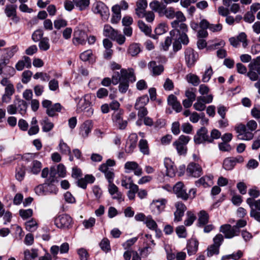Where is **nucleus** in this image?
Segmentation results:
<instances>
[{"mask_svg": "<svg viewBox=\"0 0 260 260\" xmlns=\"http://www.w3.org/2000/svg\"><path fill=\"white\" fill-rule=\"evenodd\" d=\"M92 98H94V96L91 94H86L84 95L83 98H76L75 101L77 103L76 110L77 112L78 113H81L87 109L86 110L87 115L88 116L92 115L93 113V109L90 107L91 104V100Z\"/></svg>", "mask_w": 260, "mask_h": 260, "instance_id": "nucleus-1", "label": "nucleus"}, {"mask_svg": "<svg viewBox=\"0 0 260 260\" xmlns=\"http://www.w3.org/2000/svg\"><path fill=\"white\" fill-rule=\"evenodd\" d=\"M136 77L134 69H122L120 72H115L112 76L113 81H135Z\"/></svg>", "mask_w": 260, "mask_h": 260, "instance_id": "nucleus-2", "label": "nucleus"}, {"mask_svg": "<svg viewBox=\"0 0 260 260\" xmlns=\"http://www.w3.org/2000/svg\"><path fill=\"white\" fill-rule=\"evenodd\" d=\"M190 140V137L188 136L181 135L175 141L173 145L176 148L179 155H185L187 151V144Z\"/></svg>", "mask_w": 260, "mask_h": 260, "instance_id": "nucleus-3", "label": "nucleus"}, {"mask_svg": "<svg viewBox=\"0 0 260 260\" xmlns=\"http://www.w3.org/2000/svg\"><path fill=\"white\" fill-rule=\"evenodd\" d=\"M49 174V178L47 179L45 182V194H56L58 191V189L55 185L52 184V183L54 181V178L56 175L55 167H53L50 168Z\"/></svg>", "mask_w": 260, "mask_h": 260, "instance_id": "nucleus-4", "label": "nucleus"}, {"mask_svg": "<svg viewBox=\"0 0 260 260\" xmlns=\"http://www.w3.org/2000/svg\"><path fill=\"white\" fill-rule=\"evenodd\" d=\"M92 11L95 14H99L102 19L106 21L109 17L110 12L108 8L102 2H97L92 5Z\"/></svg>", "mask_w": 260, "mask_h": 260, "instance_id": "nucleus-5", "label": "nucleus"}, {"mask_svg": "<svg viewBox=\"0 0 260 260\" xmlns=\"http://www.w3.org/2000/svg\"><path fill=\"white\" fill-rule=\"evenodd\" d=\"M193 141L196 145L210 143L209 135L207 128L204 126L199 128L194 136Z\"/></svg>", "mask_w": 260, "mask_h": 260, "instance_id": "nucleus-6", "label": "nucleus"}, {"mask_svg": "<svg viewBox=\"0 0 260 260\" xmlns=\"http://www.w3.org/2000/svg\"><path fill=\"white\" fill-rule=\"evenodd\" d=\"M9 62L8 59H3L1 60L0 75H3L4 78L2 81H4V79L7 80L13 76L16 73L15 70L13 67L7 66Z\"/></svg>", "mask_w": 260, "mask_h": 260, "instance_id": "nucleus-7", "label": "nucleus"}, {"mask_svg": "<svg viewBox=\"0 0 260 260\" xmlns=\"http://www.w3.org/2000/svg\"><path fill=\"white\" fill-rule=\"evenodd\" d=\"M244 160V157L241 155L226 157L223 160L222 168L226 171H231L237 164L242 163Z\"/></svg>", "mask_w": 260, "mask_h": 260, "instance_id": "nucleus-8", "label": "nucleus"}, {"mask_svg": "<svg viewBox=\"0 0 260 260\" xmlns=\"http://www.w3.org/2000/svg\"><path fill=\"white\" fill-rule=\"evenodd\" d=\"M72 221L71 217L66 214H62L55 217L54 220V224L60 229H67Z\"/></svg>", "mask_w": 260, "mask_h": 260, "instance_id": "nucleus-9", "label": "nucleus"}, {"mask_svg": "<svg viewBox=\"0 0 260 260\" xmlns=\"http://www.w3.org/2000/svg\"><path fill=\"white\" fill-rule=\"evenodd\" d=\"M173 191L178 198L183 201H187L189 199L188 193L183 183L181 181L177 182L173 186Z\"/></svg>", "mask_w": 260, "mask_h": 260, "instance_id": "nucleus-10", "label": "nucleus"}, {"mask_svg": "<svg viewBox=\"0 0 260 260\" xmlns=\"http://www.w3.org/2000/svg\"><path fill=\"white\" fill-rule=\"evenodd\" d=\"M238 138L242 140H250L253 138L254 134L250 130H248L245 124H241L236 128Z\"/></svg>", "mask_w": 260, "mask_h": 260, "instance_id": "nucleus-11", "label": "nucleus"}, {"mask_svg": "<svg viewBox=\"0 0 260 260\" xmlns=\"http://www.w3.org/2000/svg\"><path fill=\"white\" fill-rule=\"evenodd\" d=\"M87 38V35L85 31L76 28L74 32L73 43L75 45H84L86 44Z\"/></svg>", "mask_w": 260, "mask_h": 260, "instance_id": "nucleus-12", "label": "nucleus"}, {"mask_svg": "<svg viewBox=\"0 0 260 260\" xmlns=\"http://www.w3.org/2000/svg\"><path fill=\"white\" fill-rule=\"evenodd\" d=\"M186 173L189 176L198 178L202 174V168L198 164L190 162L187 166Z\"/></svg>", "mask_w": 260, "mask_h": 260, "instance_id": "nucleus-13", "label": "nucleus"}, {"mask_svg": "<svg viewBox=\"0 0 260 260\" xmlns=\"http://www.w3.org/2000/svg\"><path fill=\"white\" fill-rule=\"evenodd\" d=\"M219 231L224 235V237L226 239H232L239 235L237 231H236V228L229 224L222 225L220 227Z\"/></svg>", "mask_w": 260, "mask_h": 260, "instance_id": "nucleus-14", "label": "nucleus"}, {"mask_svg": "<svg viewBox=\"0 0 260 260\" xmlns=\"http://www.w3.org/2000/svg\"><path fill=\"white\" fill-rule=\"evenodd\" d=\"M229 42L231 45L234 47H237L240 43L242 44L243 48H245L248 45L247 35L245 32H241L236 37H232L229 39Z\"/></svg>", "mask_w": 260, "mask_h": 260, "instance_id": "nucleus-15", "label": "nucleus"}, {"mask_svg": "<svg viewBox=\"0 0 260 260\" xmlns=\"http://www.w3.org/2000/svg\"><path fill=\"white\" fill-rule=\"evenodd\" d=\"M138 140V136L135 133H132L129 136L125 148L126 153H132L134 152V149L137 147Z\"/></svg>", "mask_w": 260, "mask_h": 260, "instance_id": "nucleus-16", "label": "nucleus"}, {"mask_svg": "<svg viewBox=\"0 0 260 260\" xmlns=\"http://www.w3.org/2000/svg\"><path fill=\"white\" fill-rule=\"evenodd\" d=\"M124 169L125 173H129L134 171V174L137 176H140L142 174V168L136 161H127L124 164Z\"/></svg>", "mask_w": 260, "mask_h": 260, "instance_id": "nucleus-17", "label": "nucleus"}, {"mask_svg": "<svg viewBox=\"0 0 260 260\" xmlns=\"http://www.w3.org/2000/svg\"><path fill=\"white\" fill-rule=\"evenodd\" d=\"M184 21H173L171 22V26L174 28L173 30L170 31L171 37H175L176 34L179 33V32L187 31V25L184 23Z\"/></svg>", "mask_w": 260, "mask_h": 260, "instance_id": "nucleus-18", "label": "nucleus"}, {"mask_svg": "<svg viewBox=\"0 0 260 260\" xmlns=\"http://www.w3.org/2000/svg\"><path fill=\"white\" fill-rule=\"evenodd\" d=\"M164 165L166 169V175L170 177H174L177 172L176 167L174 165V162L169 158H166L164 159Z\"/></svg>", "mask_w": 260, "mask_h": 260, "instance_id": "nucleus-19", "label": "nucleus"}, {"mask_svg": "<svg viewBox=\"0 0 260 260\" xmlns=\"http://www.w3.org/2000/svg\"><path fill=\"white\" fill-rule=\"evenodd\" d=\"M16 9V5H7L4 10L6 16L16 22L19 20V18L17 16Z\"/></svg>", "mask_w": 260, "mask_h": 260, "instance_id": "nucleus-20", "label": "nucleus"}, {"mask_svg": "<svg viewBox=\"0 0 260 260\" xmlns=\"http://www.w3.org/2000/svg\"><path fill=\"white\" fill-rule=\"evenodd\" d=\"M166 203L167 201L166 199L153 201L150 206L152 211L155 214H159L164 210Z\"/></svg>", "mask_w": 260, "mask_h": 260, "instance_id": "nucleus-21", "label": "nucleus"}, {"mask_svg": "<svg viewBox=\"0 0 260 260\" xmlns=\"http://www.w3.org/2000/svg\"><path fill=\"white\" fill-rule=\"evenodd\" d=\"M148 67L152 75L154 76L160 75L164 71V66L161 64L157 65L155 61H150Z\"/></svg>", "mask_w": 260, "mask_h": 260, "instance_id": "nucleus-22", "label": "nucleus"}, {"mask_svg": "<svg viewBox=\"0 0 260 260\" xmlns=\"http://www.w3.org/2000/svg\"><path fill=\"white\" fill-rule=\"evenodd\" d=\"M197 53L190 48L187 49L185 52V59L187 66H192L197 60Z\"/></svg>", "mask_w": 260, "mask_h": 260, "instance_id": "nucleus-23", "label": "nucleus"}, {"mask_svg": "<svg viewBox=\"0 0 260 260\" xmlns=\"http://www.w3.org/2000/svg\"><path fill=\"white\" fill-rule=\"evenodd\" d=\"M147 7V2L146 0H137L135 13L139 18H142L143 13L146 11Z\"/></svg>", "mask_w": 260, "mask_h": 260, "instance_id": "nucleus-24", "label": "nucleus"}, {"mask_svg": "<svg viewBox=\"0 0 260 260\" xmlns=\"http://www.w3.org/2000/svg\"><path fill=\"white\" fill-rule=\"evenodd\" d=\"M31 61L30 58L26 56H24L22 59L19 60L15 65V68L18 71H22L25 67L29 68L31 67Z\"/></svg>", "mask_w": 260, "mask_h": 260, "instance_id": "nucleus-25", "label": "nucleus"}, {"mask_svg": "<svg viewBox=\"0 0 260 260\" xmlns=\"http://www.w3.org/2000/svg\"><path fill=\"white\" fill-rule=\"evenodd\" d=\"M92 128V124L91 120L85 121L81 126L80 134L83 138H87L90 133Z\"/></svg>", "mask_w": 260, "mask_h": 260, "instance_id": "nucleus-26", "label": "nucleus"}, {"mask_svg": "<svg viewBox=\"0 0 260 260\" xmlns=\"http://www.w3.org/2000/svg\"><path fill=\"white\" fill-rule=\"evenodd\" d=\"M199 242L196 239L189 240L187 244V253L189 255L195 254L198 251Z\"/></svg>", "mask_w": 260, "mask_h": 260, "instance_id": "nucleus-27", "label": "nucleus"}, {"mask_svg": "<svg viewBox=\"0 0 260 260\" xmlns=\"http://www.w3.org/2000/svg\"><path fill=\"white\" fill-rule=\"evenodd\" d=\"M14 104L16 105L17 110L22 115L24 116L26 113L27 104L26 101L19 99H16L14 101Z\"/></svg>", "mask_w": 260, "mask_h": 260, "instance_id": "nucleus-28", "label": "nucleus"}, {"mask_svg": "<svg viewBox=\"0 0 260 260\" xmlns=\"http://www.w3.org/2000/svg\"><path fill=\"white\" fill-rule=\"evenodd\" d=\"M198 220V226L203 227L207 224L209 221V216L208 213L205 210H201L199 213Z\"/></svg>", "mask_w": 260, "mask_h": 260, "instance_id": "nucleus-29", "label": "nucleus"}, {"mask_svg": "<svg viewBox=\"0 0 260 260\" xmlns=\"http://www.w3.org/2000/svg\"><path fill=\"white\" fill-rule=\"evenodd\" d=\"M42 168V163L37 160H33L29 166V172L34 175H38Z\"/></svg>", "mask_w": 260, "mask_h": 260, "instance_id": "nucleus-30", "label": "nucleus"}, {"mask_svg": "<svg viewBox=\"0 0 260 260\" xmlns=\"http://www.w3.org/2000/svg\"><path fill=\"white\" fill-rule=\"evenodd\" d=\"M149 101L148 96L147 94L143 95L137 99L134 108L135 109H139L145 107Z\"/></svg>", "mask_w": 260, "mask_h": 260, "instance_id": "nucleus-31", "label": "nucleus"}, {"mask_svg": "<svg viewBox=\"0 0 260 260\" xmlns=\"http://www.w3.org/2000/svg\"><path fill=\"white\" fill-rule=\"evenodd\" d=\"M62 108L59 103H55L46 110V113L50 117H54L57 115L56 112L61 111Z\"/></svg>", "mask_w": 260, "mask_h": 260, "instance_id": "nucleus-32", "label": "nucleus"}, {"mask_svg": "<svg viewBox=\"0 0 260 260\" xmlns=\"http://www.w3.org/2000/svg\"><path fill=\"white\" fill-rule=\"evenodd\" d=\"M149 7L152 11L158 12L160 15H161V12L165 8V5L161 4L156 0H154L150 3Z\"/></svg>", "mask_w": 260, "mask_h": 260, "instance_id": "nucleus-33", "label": "nucleus"}, {"mask_svg": "<svg viewBox=\"0 0 260 260\" xmlns=\"http://www.w3.org/2000/svg\"><path fill=\"white\" fill-rule=\"evenodd\" d=\"M25 171L26 167L23 165L17 166L15 170L16 179L19 181L23 180L25 175Z\"/></svg>", "mask_w": 260, "mask_h": 260, "instance_id": "nucleus-34", "label": "nucleus"}, {"mask_svg": "<svg viewBox=\"0 0 260 260\" xmlns=\"http://www.w3.org/2000/svg\"><path fill=\"white\" fill-rule=\"evenodd\" d=\"M41 124L42 126V131L44 132H49L51 131L54 127V124L49 120L47 117L43 118L41 121Z\"/></svg>", "mask_w": 260, "mask_h": 260, "instance_id": "nucleus-35", "label": "nucleus"}, {"mask_svg": "<svg viewBox=\"0 0 260 260\" xmlns=\"http://www.w3.org/2000/svg\"><path fill=\"white\" fill-rule=\"evenodd\" d=\"M118 30L113 29L110 25H105L104 27L103 34L105 36L111 38L112 40L116 35Z\"/></svg>", "mask_w": 260, "mask_h": 260, "instance_id": "nucleus-36", "label": "nucleus"}, {"mask_svg": "<svg viewBox=\"0 0 260 260\" xmlns=\"http://www.w3.org/2000/svg\"><path fill=\"white\" fill-rule=\"evenodd\" d=\"M75 5L80 11L87 9L90 4V0H73Z\"/></svg>", "mask_w": 260, "mask_h": 260, "instance_id": "nucleus-37", "label": "nucleus"}, {"mask_svg": "<svg viewBox=\"0 0 260 260\" xmlns=\"http://www.w3.org/2000/svg\"><path fill=\"white\" fill-rule=\"evenodd\" d=\"M138 146L140 151L144 155H148L149 154V149L147 141L145 139H141L139 141Z\"/></svg>", "mask_w": 260, "mask_h": 260, "instance_id": "nucleus-38", "label": "nucleus"}, {"mask_svg": "<svg viewBox=\"0 0 260 260\" xmlns=\"http://www.w3.org/2000/svg\"><path fill=\"white\" fill-rule=\"evenodd\" d=\"M141 51L140 45L137 43L131 44L128 49L127 52L132 56H137Z\"/></svg>", "mask_w": 260, "mask_h": 260, "instance_id": "nucleus-39", "label": "nucleus"}, {"mask_svg": "<svg viewBox=\"0 0 260 260\" xmlns=\"http://www.w3.org/2000/svg\"><path fill=\"white\" fill-rule=\"evenodd\" d=\"M176 12L173 7L167 8L165 6V8L161 12V15L165 16L168 19H173L175 18Z\"/></svg>", "mask_w": 260, "mask_h": 260, "instance_id": "nucleus-40", "label": "nucleus"}, {"mask_svg": "<svg viewBox=\"0 0 260 260\" xmlns=\"http://www.w3.org/2000/svg\"><path fill=\"white\" fill-rule=\"evenodd\" d=\"M121 185L126 189H129L133 185H137L134 184L131 177L124 176L121 180Z\"/></svg>", "mask_w": 260, "mask_h": 260, "instance_id": "nucleus-41", "label": "nucleus"}, {"mask_svg": "<svg viewBox=\"0 0 260 260\" xmlns=\"http://www.w3.org/2000/svg\"><path fill=\"white\" fill-rule=\"evenodd\" d=\"M144 223L149 229L152 231L157 228L156 222L152 219L151 215H148L146 217Z\"/></svg>", "mask_w": 260, "mask_h": 260, "instance_id": "nucleus-42", "label": "nucleus"}, {"mask_svg": "<svg viewBox=\"0 0 260 260\" xmlns=\"http://www.w3.org/2000/svg\"><path fill=\"white\" fill-rule=\"evenodd\" d=\"M138 25L139 29L146 35H149L151 32L150 26L146 24L142 20H139Z\"/></svg>", "mask_w": 260, "mask_h": 260, "instance_id": "nucleus-43", "label": "nucleus"}, {"mask_svg": "<svg viewBox=\"0 0 260 260\" xmlns=\"http://www.w3.org/2000/svg\"><path fill=\"white\" fill-rule=\"evenodd\" d=\"M211 179L212 177H211L210 176H205L201 177L197 181H196L195 184L198 187L203 185L204 187H206L209 186L208 184V181H211Z\"/></svg>", "mask_w": 260, "mask_h": 260, "instance_id": "nucleus-44", "label": "nucleus"}, {"mask_svg": "<svg viewBox=\"0 0 260 260\" xmlns=\"http://www.w3.org/2000/svg\"><path fill=\"white\" fill-rule=\"evenodd\" d=\"M99 245L101 249L105 252L108 253L111 251L110 241L107 238H104Z\"/></svg>", "mask_w": 260, "mask_h": 260, "instance_id": "nucleus-45", "label": "nucleus"}, {"mask_svg": "<svg viewBox=\"0 0 260 260\" xmlns=\"http://www.w3.org/2000/svg\"><path fill=\"white\" fill-rule=\"evenodd\" d=\"M248 67L251 70H255L257 72L260 71V56L253 59L249 64Z\"/></svg>", "mask_w": 260, "mask_h": 260, "instance_id": "nucleus-46", "label": "nucleus"}, {"mask_svg": "<svg viewBox=\"0 0 260 260\" xmlns=\"http://www.w3.org/2000/svg\"><path fill=\"white\" fill-rule=\"evenodd\" d=\"M186 219L184 220V224L186 226H190L196 219L194 214L190 211L186 213Z\"/></svg>", "mask_w": 260, "mask_h": 260, "instance_id": "nucleus-47", "label": "nucleus"}, {"mask_svg": "<svg viewBox=\"0 0 260 260\" xmlns=\"http://www.w3.org/2000/svg\"><path fill=\"white\" fill-rule=\"evenodd\" d=\"M219 247L212 244L209 246L207 249V255L208 257H211L213 255H217L219 253Z\"/></svg>", "mask_w": 260, "mask_h": 260, "instance_id": "nucleus-48", "label": "nucleus"}, {"mask_svg": "<svg viewBox=\"0 0 260 260\" xmlns=\"http://www.w3.org/2000/svg\"><path fill=\"white\" fill-rule=\"evenodd\" d=\"M48 38H43L39 43V47L40 50L43 51H47L50 48V44Z\"/></svg>", "mask_w": 260, "mask_h": 260, "instance_id": "nucleus-49", "label": "nucleus"}, {"mask_svg": "<svg viewBox=\"0 0 260 260\" xmlns=\"http://www.w3.org/2000/svg\"><path fill=\"white\" fill-rule=\"evenodd\" d=\"M246 203L249 205L250 204L252 208L255 209L256 210L260 211V199L255 200L252 198H247Z\"/></svg>", "mask_w": 260, "mask_h": 260, "instance_id": "nucleus-50", "label": "nucleus"}, {"mask_svg": "<svg viewBox=\"0 0 260 260\" xmlns=\"http://www.w3.org/2000/svg\"><path fill=\"white\" fill-rule=\"evenodd\" d=\"M59 150L60 152L63 154H71V149L70 147L68 146L67 143H64L63 140H60V143L59 144Z\"/></svg>", "mask_w": 260, "mask_h": 260, "instance_id": "nucleus-51", "label": "nucleus"}, {"mask_svg": "<svg viewBox=\"0 0 260 260\" xmlns=\"http://www.w3.org/2000/svg\"><path fill=\"white\" fill-rule=\"evenodd\" d=\"M187 31H181L179 33H176V35H179L178 38H177L178 40L183 45H187L189 42V39L186 34Z\"/></svg>", "mask_w": 260, "mask_h": 260, "instance_id": "nucleus-52", "label": "nucleus"}, {"mask_svg": "<svg viewBox=\"0 0 260 260\" xmlns=\"http://www.w3.org/2000/svg\"><path fill=\"white\" fill-rule=\"evenodd\" d=\"M249 206L250 208V217L253 218L256 221L260 222V211H258L255 209L252 208L250 204H249Z\"/></svg>", "mask_w": 260, "mask_h": 260, "instance_id": "nucleus-53", "label": "nucleus"}, {"mask_svg": "<svg viewBox=\"0 0 260 260\" xmlns=\"http://www.w3.org/2000/svg\"><path fill=\"white\" fill-rule=\"evenodd\" d=\"M19 215L23 219H26L31 217L32 215L33 211L31 209L26 210L20 209L19 210Z\"/></svg>", "mask_w": 260, "mask_h": 260, "instance_id": "nucleus-54", "label": "nucleus"}, {"mask_svg": "<svg viewBox=\"0 0 260 260\" xmlns=\"http://www.w3.org/2000/svg\"><path fill=\"white\" fill-rule=\"evenodd\" d=\"M26 230L29 232H32L35 231L37 228V223L36 221L33 219L27 221L25 223Z\"/></svg>", "mask_w": 260, "mask_h": 260, "instance_id": "nucleus-55", "label": "nucleus"}, {"mask_svg": "<svg viewBox=\"0 0 260 260\" xmlns=\"http://www.w3.org/2000/svg\"><path fill=\"white\" fill-rule=\"evenodd\" d=\"M138 191V185H133L129 189V190L127 191V196L128 198L130 200H133L135 199L136 193Z\"/></svg>", "mask_w": 260, "mask_h": 260, "instance_id": "nucleus-56", "label": "nucleus"}, {"mask_svg": "<svg viewBox=\"0 0 260 260\" xmlns=\"http://www.w3.org/2000/svg\"><path fill=\"white\" fill-rule=\"evenodd\" d=\"M80 260H88L89 256L87 251L84 248H80L77 251Z\"/></svg>", "mask_w": 260, "mask_h": 260, "instance_id": "nucleus-57", "label": "nucleus"}, {"mask_svg": "<svg viewBox=\"0 0 260 260\" xmlns=\"http://www.w3.org/2000/svg\"><path fill=\"white\" fill-rule=\"evenodd\" d=\"M112 40L115 41L119 45H121L125 43L126 38L124 35L117 31L116 35H115Z\"/></svg>", "mask_w": 260, "mask_h": 260, "instance_id": "nucleus-58", "label": "nucleus"}, {"mask_svg": "<svg viewBox=\"0 0 260 260\" xmlns=\"http://www.w3.org/2000/svg\"><path fill=\"white\" fill-rule=\"evenodd\" d=\"M145 17L147 22L151 23L155 18V14L152 11H145L143 13L142 18Z\"/></svg>", "mask_w": 260, "mask_h": 260, "instance_id": "nucleus-59", "label": "nucleus"}, {"mask_svg": "<svg viewBox=\"0 0 260 260\" xmlns=\"http://www.w3.org/2000/svg\"><path fill=\"white\" fill-rule=\"evenodd\" d=\"M176 232L179 238H184L187 236L185 228L183 225H180L176 228Z\"/></svg>", "mask_w": 260, "mask_h": 260, "instance_id": "nucleus-60", "label": "nucleus"}, {"mask_svg": "<svg viewBox=\"0 0 260 260\" xmlns=\"http://www.w3.org/2000/svg\"><path fill=\"white\" fill-rule=\"evenodd\" d=\"M221 137V133L217 129H213L209 136L210 143H212L215 139H218Z\"/></svg>", "mask_w": 260, "mask_h": 260, "instance_id": "nucleus-61", "label": "nucleus"}, {"mask_svg": "<svg viewBox=\"0 0 260 260\" xmlns=\"http://www.w3.org/2000/svg\"><path fill=\"white\" fill-rule=\"evenodd\" d=\"M224 240V238L222 235L218 234L216 235L213 238V245H215L219 247L221 245Z\"/></svg>", "mask_w": 260, "mask_h": 260, "instance_id": "nucleus-62", "label": "nucleus"}, {"mask_svg": "<svg viewBox=\"0 0 260 260\" xmlns=\"http://www.w3.org/2000/svg\"><path fill=\"white\" fill-rule=\"evenodd\" d=\"M43 32L40 29L36 30L32 35V39L35 42L41 41L43 39Z\"/></svg>", "mask_w": 260, "mask_h": 260, "instance_id": "nucleus-63", "label": "nucleus"}, {"mask_svg": "<svg viewBox=\"0 0 260 260\" xmlns=\"http://www.w3.org/2000/svg\"><path fill=\"white\" fill-rule=\"evenodd\" d=\"M213 75V70L211 67L208 68L205 71L203 76V81H209L211 79V76Z\"/></svg>", "mask_w": 260, "mask_h": 260, "instance_id": "nucleus-64", "label": "nucleus"}]
</instances>
